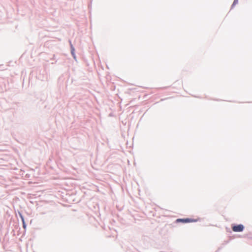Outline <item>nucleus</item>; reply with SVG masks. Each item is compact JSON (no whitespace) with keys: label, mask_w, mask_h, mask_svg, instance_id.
<instances>
[{"label":"nucleus","mask_w":252,"mask_h":252,"mask_svg":"<svg viewBox=\"0 0 252 252\" xmlns=\"http://www.w3.org/2000/svg\"><path fill=\"white\" fill-rule=\"evenodd\" d=\"M177 222H181L183 223H189V222H196L197 221V220L190 219V218H187V219H179L177 220Z\"/></svg>","instance_id":"1"},{"label":"nucleus","mask_w":252,"mask_h":252,"mask_svg":"<svg viewBox=\"0 0 252 252\" xmlns=\"http://www.w3.org/2000/svg\"><path fill=\"white\" fill-rule=\"evenodd\" d=\"M21 218H22V222H23V227H24V228H25H25H26V224H25V221H24V218H23L22 217H21Z\"/></svg>","instance_id":"3"},{"label":"nucleus","mask_w":252,"mask_h":252,"mask_svg":"<svg viewBox=\"0 0 252 252\" xmlns=\"http://www.w3.org/2000/svg\"><path fill=\"white\" fill-rule=\"evenodd\" d=\"M244 226L242 224H239L232 226V229L234 232H241L244 229Z\"/></svg>","instance_id":"2"}]
</instances>
